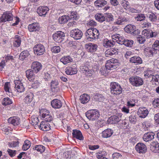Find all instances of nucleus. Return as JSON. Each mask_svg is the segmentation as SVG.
<instances>
[{
  "label": "nucleus",
  "instance_id": "obj_11",
  "mask_svg": "<svg viewBox=\"0 0 159 159\" xmlns=\"http://www.w3.org/2000/svg\"><path fill=\"white\" fill-rule=\"evenodd\" d=\"M159 51V40L155 41L152 46V48L148 51L149 56H153L158 53Z\"/></svg>",
  "mask_w": 159,
  "mask_h": 159
},
{
  "label": "nucleus",
  "instance_id": "obj_51",
  "mask_svg": "<svg viewBox=\"0 0 159 159\" xmlns=\"http://www.w3.org/2000/svg\"><path fill=\"white\" fill-rule=\"evenodd\" d=\"M30 146L31 143L30 141L26 140L24 142V144L22 146V149L24 151H26L30 148Z\"/></svg>",
  "mask_w": 159,
  "mask_h": 159
},
{
  "label": "nucleus",
  "instance_id": "obj_5",
  "mask_svg": "<svg viewBox=\"0 0 159 159\" xmlns=\"http://www.w3.org/2000/svg\"><path fill=\"white\" fill-rule=\"evenodd\" d=\"M131 84L134 86L136 87L140 86L144 84L142 78L138 76H132L129 79Z\"/></svg>",
  "mask_w": 159,
  "mask_h": 159
},
{
  "label": "nucleus",
  "instance_id": "obj_34",
  "mask_svg": "<svg viewBox=\"0 0 159 159\" xmlns=\"http://www.w3.org/2000/svg\"><path fill=\"white\" fill-rule=\"evenodd\" d=\"M60 61L64 65H66L71 62L73 59L69 56H66L62 57L60 59Z\"/></svg>",
  "mask_w": 159,
  "mask_h": 159
},
{
  "label": "nucleus",
  "instance_id": "obj_14",
  "mask_svg": "<svg viewBox=\"0 0 159 159\" xmlns=\"http://www.w3.org/2000/svg\"><path fill=\"white\" fill-rule=\"evenodd\" d=\"M13 17L12 14L8 11L4 12L0 18V21L3 22L11 21Z\"/></svg>",
  "mask_w": 159,
  "mask_h": 159
},
{
  "label": "nucleus",
  "instance_id": "obj_40",
  "mask_svg": "<svg viewBox=\"0 0 159 159\" xmlns=\"http://www.w3.org/2000/svg\"><path fill=\"white\" fill-rule=\"evenodd\" d=\"M129 19L128 18L124 17H120L115 22V23L118 25L123 24L125 23L128 21Z\"/></svg>",
  "mask_w": 159,
  "mask_h": 159
},
{
  "label": "nucleus",
  "instance_id": "obj_25",
  "mask_svg": "<svg viewBox=\"0 0 159 159\" xmlns=\"http://www.w3.org/2000/svg\"><path fill=\"white\" fill-rule=\"evenodd\" d=\"M148 111L147 109L145 107H141L139 108L138 111V115L141 118H145L148 115Z\"/></svg>",
  "mask_w": 159,
  "mask_h": 159
},
{
  "label": "nucleus",
  "instance_id": "obj_38",
  "mask_svg": "<svg viewBox=\"0 0 159 159\" xmlns=\"http://www.w3.org/2000/svg\"><path fill=\"white\" fill-rule=\"evenodd\" d=\"M30 55L29 52L27 50H24L21 52L20 54L19 59L23 61L25 60Z\"/></svg>",
  "mask_w": 159,
  "mask_h": 159
},
{
  "label": "nucleus",
  "instance_id": "obj_32",
  "mask_svg": "<svg viewBox=\"0 0 159 159\" xmlns=\"http://www.w3.org/2000/svg\"><path fill=\"white\" fill-rule=\"evenodd\" d=\"M113 133V130L111 129H107L102 132V136L104 138H109L111 136Z\"/></svg>",
  "mask_w": 159,
  "mask_h": 159
},
{
  "label": "nucleus",
  "instance_id": "obj_46",
  "mask_svg": "<svg viewBox=\"0 0 159 159\" xmlns=\"http://www.w3.org/2000/svg\"><path fill=\"white\" fill-rule=\"evenodd\" d=\"M147 17L152 22L155 21L157 20V16L154 13L150 12L147 14Z\"/></svg>",
  "mask_w": 159,
  "mask_h": 159
},
{
  "label": "nucleus",
  "instance_id": "obj_28",
  "mask_svg": "<svg viewBox=\"0 0 159 159\" xmlns=\"http://www.w3.org/2000/svg\"><path fill=\"white\" fill-rule=\"evenodd\" d=\"M72 134L74 138L80 140H84V138L81 131L78 130H73Z\"/></svg>",
  "mask_w": 159,
  "mask_h": 159
},
{
  "label": "nucleus",
  "instance_id": "obj_29",
  "mask_svg": "<svg viewBox=\"0 0 159 159\" xmlns=\"http://www.w3.org/2000/svg\"><path fill=\"white\" fill-rule=\"evenodd\" d=\"M62 103L61 101L57 99H55L52 100L51 105L52 107L54 108L59 109L62 106Z\"/></svg>",
  "mask_w": 159,
  "mask_h": 159
},
{
  "label": "nucleus",
  "instance_id": "obj_3",
  "mask_svg": "<svg viewBox=\"0 0 159 159\" xmlns=\"http://www.w3.org/2000/svg\"><path fill=\"white\" fill-rule=\"evenodd\" d=\"M111 93V94L118 95L121 93L122 89L120 84L115 82H111L110 84Z\"/></svg>",
  "mask_w": 159,
  "mask_h": 159
},
{
  "label": "nucleus",
  "instance_id": "obj_31",
  "mask_svg": "<svg viewBox=\"0 0 159 159\" xmlns=\"http://www.w3.org/2000/svg\"><path fill=\"white\" fill-rule=\"evenodd\" d=\"M34 71L31 69H28L25 71L26 77L30 81H33L34 77Z\"/></svg>",
  "mask_w": 159,
  "mask_h": 159
},
{
  "label": "nucleus",
  "instance_id": "obj_7",
  "mask_svg": "<svg viewBox=\"0 0 159 159\" xmlns=\"http://www.w3.org/2000/svg\"><path fill=\"white\" fill-rule=\"evenodd\" d=\"M119 64L117 60L112 58L107 61L106 64V67L108 70H112L118 67Z\"/></svg>",
  "mask_w": 159,
  "mask_h": 159
},
{
  "label": "nucleus",
  "instance_id": "obj_27",
  "mask_svg": "<svg viewBox=\"0 0 159 159\" xmlns=\"http://www.w3.org/2000/svg\"><path fill=\"white\" fill-rule=\"evenodd\" d=\"M155 134L152 132H149L144 134L143 137V140L146 142L151 141L154 138Z\"/></svg>",
  "mask_w": 159,
  "mask_h": 159
},
{
  "label": "nucleus",
  "instance_id": "obj_23",
  "mask_svg": "<svg viewBox=\"0 0 159 159\" xmlns=\"http://www.w3.org/2000/svg\"><path fill=\"white\" fill-rule=\"evenodd\" d=\"M42 68V65L41 63L38 61L33 62L31 66V69L34 72L37 73Z\"/></svg>",
  "mask_w": 159,
  "mask_h": 159
},
{
  "label": "nucleus",
  "instance_id": "obj_50",
  "mask_svg": "<svg viewBox=\"0 0 159 159\" xmlns=\"http://www.w3.org/2000/svg\"><path fill=\"white\" fill-rule=\"evenodd\" d=\"M137 116L136 114H132L129 117V122L133 124H135L137 121Z\"/></svg>",
  "mask_w": 159,
  "mask_h": 159
},
{
  "label": "nucleus",
  "instance_id": "obj_8",
  "mask_svg": "<svg viewBox=\"0 0 159 159\" xmlns=\"http://www.w3.org/2000/svg\"><path fill=\"white\" fill-rule=\"evenodd\" d=\"M70 34V36L76 40L80 39L83 36L82 32L78 29L71 30Z\"/></svg>",
  "mask_w": 159,
  "mask_h": 159
},
{
  "label": "nucleus",
  "instance_id": "obj_26",
  "mask_svg": "<svg viewBox=\"0 0 159 159\" xmlns=\"http://www.w3.org/2000/svg\"><path fill=\"white\" fill-rule=\"evenodd\" d=\"M121 118L120 116L116 115H113L108 118L107 122L108 124H116L121 121Z\"/></svg>",
  "mask_w": 159,
  "mask_h": 159
},
{
  "label": "nucleus",
  "instance_id": "obj_57",
  "mask_svg": "<svg viewBox=\"0 0 159 159\" xmlns=\"http://www.w3.org/2000/svg\"><path fill=\"white\" fill-rule=\"evenodd\" d=\"M134 43V41L131 40H125L123 44L127 47H131L132 46Z\"/></svg>",
  "mask_w": 159,
  "mask_h": 159
},
{
  "label": "nucleus",
  "instance_id": "obj_4",
  "mask_svg": "<svg viewBox=\"0 0 159 159\" xmlns=\"http://www.w3.org/2000/svg\"><path fill=\"white\" fill-rule=\"evenodd\" d=\"M80 71L85 73L86 75L90 78H93V75L95 73L88 64H83L80 66Z\"/></svg>",
  "mask_w": 159,
  "mask_h": 159
},
{
  "label": "nucleus",
  "instance_id": "obj_6",
  "mask_svg": "<svg viewBox=\"0 0 159 159\" xmlns=\"http://www.w3.org/2000/svg\"><path fill=\"white\" fill-rule=\"evenodd\" d=\"M124 30L126 32L130 34L133 36L138 35L140 33V31L136 29L135 25L131 24L127 25Z\"/></svg>",
  "mask_w": 159,
  "mask_h": 159
},
{
  "label": "nucleus",
  "instance_id": "obj_64",
  "mask_svg": "<svg viewBox=\"0 0 159 159\" xmlns=\"http://www.w3.org/2000/svg\"><path fill=\"white\" fill-rule=\"evenodd\" d=\"M7 152L9 155L11 157L15 156L16 154V150H13L9 149H8Z\"/></svg>",
  "mask_w": 159,
  "mask_h": 159
},
{
  "label": "nucleus",
  "instance_id": "obj_1",
  "mask_svg": "<svg viewBox=\"0 0 159 159\" xmlns=\"http://www.w3.org/2000/svg\"><path fill=\"white\" fill-rule=\"evenodd\" d=\"M99 32L97 29L91 28L87 30L85 33V36L87 39L89 41H93L98 38Z\"/></svg>",
  "mask_w": 159,
  "mask_h": 159
},
{
  "label": "nucleus",
  "instance_id": "obj_54",
  "mask_svg": "<svg viewBox=\"0 0 159 159\" xmlns=\"http://www.w3.org/2000/svg\"><path fill=\"white\" fill-rule=\"evenodd\" d=\"M135 18L137 21H142L145 20L146 17L144 14L140 13L138 14Z\"/></svg>",
  "mask_w": 159,
  "mask_h": 159
},
{
  "label": "nucleus",
  "instance_id": "obj_43",
  "mask_svg": "<svg viewBox=\"0 0 159 159\" xmlns=\"http://www.w3.org/2000/svg\"><path fill=\"white\" fill-rule=\"evenodd\" d=\"M69 20L68 16H63L59 17L58 21L59 23L63 24L67 22Z\"/></svg>",
  "mask_w": 159,
  "mask_h": 159
},
{
  "label": "nucleus",
  "instance_id": "obj_10",
  "mask_svg": "<svg viewBox=\"0 0 159 159\" xmlns=\"http://www.w3.org/2000/svg\"><path fill=\"white\" fill-rule=\"evenodd\" d=\"M33 50L35 54L38 56L43 54L45 52L44 47L41 44H38L36 45L34 47Z\"/></svg>",
  "mask_w": 159,
  "mask_h": 159
},
{
  "label": "nucleus",
  "instance_id": "obj_58",
  "mask_svg": "<svg viewBox=\"0 0 159 159\" xmlns=\"http://www.w3.org/2000/svg\"><path fill=\"white\" fill-rule=\"evenodd\" d=\"M31 124L34 126L36 125L39 121L38 118L35 116H32L31 117Z\"/></svg>",
  "mask_w": 159,
  "mask_h": 159
},
{
  "label": "nucleus",
  "instance_id": "obj_55",
  "mask_svg": "<svg viewBox=\"0 0 159 159\" xmlns=\"http://www.w3.org/2000/svg\"><path fill=\"white\" fill-rule=\"evenodd\" d=\"M69 20L73 19L76 20L78 19V16H77V13L75 11H72L70 12V14H69Z\"/></svg>",
  "mask_w": 159,
  "mask_h": 159
},
{
  "label": "nucleus",
  "instance_id": "obj_52",
  "mask_svg": "<svg viewBox=\"0 0 159 159\" xmlns=\"http://www.w3.org/2000/svg\"><path fill=\"white\" fill-rule=\"evenodd\" d=\"M142 34L147 39H149L151 38L150 30L145 29L143 30L142 32Z\"/></svg>",
  "mask_w": 159,
  "mask_h": 159
},
{
  "label": "nucleus",
  "instance_id": "obj_48",
  "mask_svg": "<svg viewBox=\"0 0 159 159\" xmlns=\"http://www.w3.org/2000/svg\"><path fill=\"white\" fill-rule=\"evenodd\" d=\"M34 150H37L38 152H39L40 153H42L44 152L45 150V148L43 145H37L33 148Z\"/></svg>",
  "mask_w": 159,
  "mask_h": 159
},
{
  "label": "nucleus",
  "instance_id": "obj_20",
  "mask_svg": "<svg viewBox=\"0 0 159 159\" xmlns=\"http://www.w3.org/2000/svg\"><path fill=\"white\" fill-rule=\"evenodd\" d=\"M85 48L89 52L93 53L96 52L98 48V46L94 43H89L85 45Z\"/></svg>",
  "mask_w": 159,
  "mask_h": 159
},
{
  "label": "nucleus",
  "instance_id": "obj_19",
  "mask_svg": "<svg viewBox=\"0 0 159 159\" xmlns=\"http://www.w3.org/2000/svg\"><path fill=\"white\" fill-rule=\"evenodd\" d=\"M8 123L11 124L14 126L19 125L20 123V118L17 116L11 117L7 120Z\"/></svg>",
  "mask_w": 159,
  "mask_h": 159
},
{
  "label": "nucleus",
  "instance_id": "obj_36",
  "mask_svg": "<svg viewBox=\"0 0 159 159\" xmlns=\"http://www.w3.org/2000/svg\"><path fill=\"white\" fill-rule=\"evenodd\" d=\"M114 44V41L113 40L111 41L107 39H106L103 41V45L107 48L113 47Z\"/></svg>",
  "mask_w": 159,
  "mask_h": 159
},
{
  "label": "nucleus",
  "instance_id": "obj_22",
  "mask_svg": "<svg viewBox=\"0 0 159 159\" xmlns=\"http://www.w3.org/2000/svg\"><path fill=\"white\" fill-rule=\"evenodd\" d=\"M49 9L47 6H40L37 10V12L40 16H45Z\"/></svg>",
  "mask_w": 159,
  "mask_h": 159
},
{
  "label": "nucleus",
  "instance_id": "obj_33",
  "mask_svg": "<svg viewBox=\"0 0 159 159\" xmlns=\"http://www.w3.org/2000/svg\"><path fill=\"white\" fill-rule=\"evenodd\" d=\"M90 98L89 96L86 94H84L80 96V100L82 103L85 104L89 101Z\"/></svg>",
  "mask_w": 159,
  "mask_h": 159
},
{
  "label": "nucleus",
  "instance_id": "obj_44",
  "mask_svg": "<svg viewBox=\"0 0 159 159\" xmlns=\"http://www.w3.org/2000/svg\"><path fill=\"white\" fill-rule=\"evenodd\" d=\"M14 39V46L16 47H19L21 44V39L20 36L18 35H16L15 36Z\"/></svg>",
  "mask_w": 159,
  "mask_h": 159
},
{
  "label": "nucleus",
  "instance_id": "obj_9",
  "mask_svg": "<svg viewBox=\"0 0 159 159\" xmlns=\"http://www.w3.org/2000/svg\"><path fill=\"white\" fill-rule=\"evenodd\" d=\"M64 33L61 31H58L53 34L52 37L54 40L56 42L61 43L64 39Z\"/></svg>",
  "mask_w": 159,
  "mask_h": 159
},
{
  "label": "nucleus",
  "instance_id": "obj_13",
  "mask_svg": "<svg viewBox=\"0 0 159 159\" xmlns=\"http://www.w3.org/2000/svg\"><path fill=\"white\" fill-rule=\"evenodd\" d=\"M15 84V88L17 92L19 93L23 92L25 90V88L24 87L23 83L19 80H14Z\"/></svg>",
  "mask_w": 159,
  "mask_h": 159
},
{
  "label": "nucleus",
  "instance_id": "obj_62",
  "mask_svg": "<svg viewBox=\"0 0 159 159\" xmlns=\"http://www.w3.org/2000/svg\"><path fill=\"white\" fill-rule=\"evenodd\" d=\"M99 68V64L98 62L95 61L92 66V69L95 72L96 71H98Z\"/></svg>",
  "mask_w": 159,
  "mask_h": 159
},
{
  "label": "nucleus",
  "instance_id": "obj_53",
  "mask_svg": "<svg viewBox=\"0 0 159 159\" xmlns=\"http://www.w3.org/2000/svg\"><path fill=\"white\" fill-rule=\"evenodd\" d=\"M121 5L126 10L128 9L130 7L129 2L128 1L125 0L121 1Z\"/></svg>",
  "mask_w": 159,
  "mask_h": 159
},
{
  "label": "nucleus",
  "instance_id": "obj_63",
  "mask_svg": "<svg viewBox=\"0 0 159 159\" xmlns=\"http://www.w3.org/2000/svg\"><path fill=\"white\" fill-rule=\"evenodd\" d=\"M19 142L17 141H13L8 143V145L10 148H15L17 147L19 144Z\"/></svg>",
  "mask_w": 159,
  "mask_h": 159
},
{
  "label": "nucleus",
  "instance_id": "obj_21",
  "mask_svg": "<svg viewBox=\"0 0 159 159\" xmlns=\"http://www.w3.org/2000/svg\"><path fill=\"white\" fill-rule=\"evenodd\" d=\"M111 38L114 41H115L119 44L122 45L125 40L124 38L119 34H114L111 35Z\"/></svg>",
  "mask_w": 159,
  "mask_h": 159
},
{
  "label": "nucleus",
  "instance_id": "obj_41",
  "mask_svg": "<svg viewBox=\"0 0 159 159\" xmlns=\"http://www.w3.org/2000/svg\"><path fill=\"white\" fill-rule=\"evenodd\" d=\"M144 76L146 78H149L152 77L155 74V71L150 69H148L144 71Z\"/></svg>",
  "mask_w": 159,
  "mask_h": 159
},
{
  "label": "nucleus",
  "instance_id": "obj_16",
  "mask_svg": "<svg viewBox=\"0 0 159 159\" xmlns=\"http://www.w3.org/2000/svg\"><path fill=\"white\" fill-rule=\"evenodd\" d=\"M76 65L69 66L65 69V72L67 75H73L76 74L77 72V70Z\"/></svg>",
  "mask_w": 159,
  "mask_h": 159
},
{
  "label": "nucleus",
  "instance_id": "obj_2",
  "mask_svg": "<svg viewBox=\"0 0 159 159\" xmlns=\"http://www.w3.org/2000/svg\"><path fill=\"white\" fill-rule=\"evenodd\" d=\"M85 114L88 119L93 121L98 120L100 116L99 112L96 109L89 110L85 112Z\"/></svg>",
  "mask_w": 159,
  "mask_h": 159
},
{
  "label": "nucleus",
  "instance_id": "obj_35",
  "mask_svg": "<svg viewBox=\"0 0 159 159\" xmlns=\"http://www.w3.org/2000/svg\"><path fill=\"white\" fill-rule=\"evenodd\" d=\"M107 3V1L105 0H97L94 2L95 6L97 8L102 7Z\"/></svg>",
  "mask_w": 159,
  "mask_h": 159
},
{
  "label": "nucleus",
  "instance_id": "obj_17",
  "mask_svg": "<svg viewBox=\"0 0 159 159\" xmlns=\"http://www.w3.org/2000/svg\"><path fill=\"white\" fill-rule=\"evenodd\" d=\"M136 151L139 153H144L147 150L146 146L143 143H139L135 146Z\"/></svg>",
  "mask_w": 159,
  "mask_h": 159
},
{
  "label": "nucleus",
  "instance_id": "obj_47",
  "mask_svg": "<svg viewBox=\"0 0 159 159\" xmlns=\"http://www.w3.org/2000/svg\"><path fill=\"white\" fill-rule=\"evenodd\" d=\"M12 101L11 99L8 97H6L3 99L2 104L3 105L6 106L11 104Z\"/></svg>",
  "mask_w": 159,
  "mask_h": 159
},
{
  "label": "nucleus",
  "instance_id": "obj_24",
  "mask_svg": "<svg viewBox=\"0 0 159 159\" xmlns=\"http://www.w3.org/2000/svg\"><path fill=\"white\" fill-rule=\"evenodd\" d=\"M28 28L30 32L39 31L40 30V27L39 23H33L29 24Z\"/></svg>",
  "mask_w": 159,
  "mask_h": 159
},
{
  "label": "nucleus",
  "instance_id": "obj_18",
  "mask_svg": "<svg viewBox=\"0 0 159 159\" xmlns=\"http://www.w3.org/2000/svg\"><path fill=\"white\" fill-rule=\"evenodd\" d=\"M58 82L57 80H52L50 83V87L52 92L56 93L60 91L59 88L58 86Z\"/></svg>",
  "mask_w": 159,
  "mask_h": 159
},
{
  "label": "nucleus",
  "instance_id": "obj_15",
  "mask_svg": "<svg viewBox=\"0 0 159 159\" xmlns=\"http://www.w3.org/2000/svg\"><path fill=\"white\" fill-rule=\"evenodd\" d=\"M25 98L23 100L24 102L27 104H29L32 101L34 97V94L30 91H27L24 94Z\"/></svg>",
  "mask_w": 159,
  "mask_h": 159
},
{
  "label": "nucleus",
  "instance_id": "obj_49",
  "mask_svg": "<svg viewBox=\"0 0 159 159\" xmlns=\"http://www.w3.org/2000/svg\"><path fill=\"white\" fill-rule=\"evenodd\" d=\"M105 17L107 22H110L114 20L113 16L110 13H105Z\"/></svg>",
  "mask_w": 159,
  "mask_h": 159
},
{
  "label": "nucleus",
  "instance_id": "obj_12",
  "mask_svg": "<svg viewBox=\"0 0 159 159\" xmlns=\"http://www.w3.org/2000/svg\"><path fill=\"white\" fill-rule=\"evenodd\" d=\"M44 110H41L40 111V115H41L42 117L44 118V120L48 122H50L52 120L53 117L50 114V112L49 111L44 110V111H45L43 113V111Z\"/></svg>",
  "mask_w": 159,
  "mask_h": 159
},
{
  "label": "nucleus",
  "instance_id": "obj_59",
  "mask_svg": "<svg viewBox=\"0 0 159 159\" xmlns=\"http://www.w3.org/2000/svg\"><path fill=\"white\" fill-rule=\"evenodd\" d=\"M135 99H132L129 100L127 102V105L129 107H131L134 106L135 105Z\"/></svg>",
  "mask_w": 159,
  "mask_h": 159
},
{
  "label": "nucleus",
  "instance_id": "obj_39",
  "mask_svg": "<svg viewBox=\"0 0 159 159\" xmlns=\"http://www.w3.org/2000/svg\"><path fill=\"white\" fill-rule=\"evenodd\" d=\"M95 18L97 20L100 22H102L106 20L105 14L103 15L102 13H97L95 15Z\"/></svg>",
  "mask_w": 159,
  "mask_h": 159
},
{
  "label": "nucleus",
  "instance_id": "obj_37",
  "mask_svg": "<svg viewBox=\"0 0 159 159\" xmlns=\"http://www.w3.org/2000/svg\"><path fill=\"white\" fill-rule=\"evenodd\" d=\"M39 128L42 130L45 131L49 130L50 129L49 125H48L46 122L43 121L41 122Z\"/></svg>",
  "mask_w": 159,
  "mask_h": 159
},
{
  "label": "nucleus",
  "instance_id": "obj_30",
  "mask_svg": "<svg viewBox=\"0 0 159 159\" xmlns=\"http://www.w3.org/2000/svg\"><path fill=\"white\" fill-rule=\"evenodd\" d=\"M131 62L134 63L136 65L140 64L142 63V59L139 56H134L131 57L129 60Z\"/></svg>",
  "mask_w": 159,
  "mask_h": 159
},
{
  "label": "nucleus",
  "instance_id": "obj_60",
  "mask_svg": "<svg viewBox=\"0 0 159 159\" xmlns=\"http://www.w3.org/2000/svg\"><path fill=\"white\" fill-rule=\"evenodd\" d=\"M143 126V127L145 130H148L149 129V127L150 124L148 121H145L142 124Z\"/></svg>",
  "mask_w": 159,
  "mask_h": 159
},
{
  "label": "nucleus",
  "instance_id": "obj_56",
  "mask_svg": "<svg viewBox=\"0 0 159 159\" xmlns=\"http://www.w3.org/2000/svg\"><path fill=\"white\" fill-rule=\"evenodd\" d=\"M136 39L137 41L140 44L143 43L146 41L145 38L141 35L136 37Z\"/></svg>",
  "mask_w": 159,
  "mask_h": 159
},
{
  "label": "nucleus",
  "instance_id": "obj_42",
  "mask_svg": "<svg viewBox=\"0 0 159 159\" xmlns=\"http://www.w3.org/2000/svg\"><path fill=\"white\" fill-rule=\"evenodd\" d=\"M117 52L116 49L114 48H110L107 49L106 51L105 54L106 56L107 57L115 54Z\"/></svg>",
  "mask_w": 159,
  "mask_h": 159
},
{
  "label": "nucleus",
  "instance_id": "obj_61",
  "mask_svg": "<svg viewBox=\"0 0 159 159\" xmlns=\"http://www.w3.org/2000/svg\"><path fill=\"white\" fill-rule=\"evenodd\" d=\"M60 48L59 46H54L51 49V51L54 53H57L60 51Z\"/></svg>",
  "mask_w": 159,
  "mask_h": 159
},
{
  "label": "nucleus",
  "instance_id": "obj_45",
  "mask_svg": "<svg viewBox=\"0 0 159 159\" xmlns=\"http://www.w3.org/2000/svg\"><path fill=\"white\" fill-rule=\"evenodd\" d=\"M107 153L105 151L98 152L96 153V155L98 159H103L105 158V156Z\"/></svg>",
  "mask_w": 159,
  "mask_h": 159
}]
</instances>
